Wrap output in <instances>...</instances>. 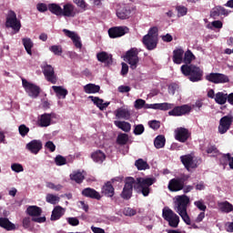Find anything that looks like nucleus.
I'll return each instance as SVG.
<instances>
[{
  "label": "nucleus",
  "mask_w": 233,
  "mask_h": 233,
  "mask_svg": "<svg viewBox=\"0 0 233 233\" xmlns=\"http://www.w3.org/2000/svg\"><path fill=\"white\" fill-rule=\"evenodd\" d=\"M154 183H156V178L154 177H137V179H135L132 177H127L120 198L128 201V199L132 198L134 190H136L137 194H142L144 198H148L150 195V187H152Z\"/></svg>",
  "instance_id": "1"
},
{
  "label": "nucleus",
  "mask_w": 233,
  "mask_h": 233,
  "mask_svg": "<svg viewBox=\"0 0 233 233\" xmlns=\"http://www.w3.org/2000/svg\"><path fill=\"white\" fill-rule=\"evenodd\" d=\"M183 76L187 77L191 83H198L203 81V69L196 65H183L180 67Z\"/></svg>",
  "instance_id": "2"
},
{
  "label": "nucleus",
  "mask_w": 233,
  "mask_h": 233,
  "mask_svg": "<svg viewBox=\"0 0 233 233\" xmlns=\"http://www.w3.org/2000/svg\"><path fill=\"white\" fill-rule=\"evenodd\" d=\"M21 26V20L17 18V14L9 10L5 17V28H12L14 34H19Z\"/></svg>",
  "instance_id": "3"
},
{
  "label": "nucleus",
  "mask_w": 233,
  "mask_h": 233,
  "mask_svg": "<svg viewBox=\"0 0 233 233\" xmlns=\"http://www.w3.org/2000/svg\"><path fill=\"white\" fill-rule=\"evenodd\" d=\"M162 218L167 221L169 227H172L173 228H177L179 226V216L168 208L163 209Z\"/></svg>",
  "instance_id": "4"
},
{
  "label": "nucleus",
  "mask_w": 233,
  "mask_h": 233,
  "mask_svg": "<svg viewBox=\"0 0 233 233\" xmlns=\"http://www.w3.org/2000/svg\"><path fill=\"white\" fill-rule=\"evenodd\" d=\"M139 53L137 48H131L127 51L124 61H127L130 66L131 70H136L137 68V64L139 63V56H137Z\"/></svg>",
  "instance_id": "5"
},
{
  "label": "nucleus",
  "mask_w": 233,
  "mask_h": 233,
  "mask_svg": "<svg viewBox=\"0 0 233 233\" xmlns=\"http://www.w3.org/2000/svg\"><path fill=\"white\" fill-rule=\"evenodd\" d=\"M22 85L29 97H33V99L39 97V94H41V87L37 85L28 82L25 78L22 79Z\"/></svg>",
  "instance_id": "6"
},
{
  "label": "nucleus",
  "mask_w": 233,
  "mask_h": 233,
  "mask_svg": "<svg viewBox=\"0 0 233 233\" xmlns=\"http://www.w3.org/2000/svg\"><path fill=\"white\" fill-rule=\"evenodd\" d=\"M43 74L45 76V78L48 83H51L52 85H56L57 83V76L56 75V71L54 70V66L45 64L42 66Z\"/></svg>",
  "instance_id": "7"
},
{
  "label": "nucleus",
  "mask_w": 233,
  "mask_h": 233,
  "mask_svg": "<svg viewBox=\"0 0 233 233\" xmlns=\"http://www.w3.org/2000/svg\"><path fill=\"white\" fill-rule=\"evenodd\" d=\"M206 79L207 81H209V83H214L215 85L230 82V78H228L227 75L221 73H210L206 76Z\"/></svg>",
  "instance_id": "8"
},
{
  "label": "nucleus",
  "mask_w": 233,
  "mask_h": 233,
  "mask_svg": "<svg viewBox=\"0 0 233 233\" xmlns=\"http://www.w3.org/2000/svg\"><path fill=\"white\" fill-rule=\"evenodd\" d=\"M233 116L232 115H228L220 118L218 125V132L220 134H227L228 130H230V127H232Z\"/></svg>",
  "instance_id": "9"
},
{
  "label": "nucleus",
  "mask_w": 233,
  "mask_h": 233,
  "mask_svg": "<svg viewBox=\"0 0 233 233\" xmlns=\"http://www.w3.org/2000/svg\"><path fill=\"white\" fill-rule=\"evenodd\" d=\"M190 203V198L187 195L177 196L175 201L177 212H185L188 208V204Z\"/></svg>",
  "instance_id": "10"
},
{
  "label": "nucleus",
  "mask_w": 233,
  "mask_h": 233,
  "mask_svg": "<svg viewBox=\"0 0 233 233\" xmlns=\"http://www.w3.org/2000/svg\"><path fill=\"white\" fill-rule=\"evenodd\" d=\"M129 31L130 29L127 26H114L108 29V35L111 39H117L128 34Z\"/></svg>",
  "instance_id": "11"
},
{
  "label": "nucleus",
  "mask_w": 233,
  "mask_h": 233,
  "mask_svg": "<svg viewBox=\"0 0 233 233\" xmlns=\"http://www.w3.org/2000/svg\"><path fill=\"white\" fill-rule=\"evenodd\" d=\"M167 188L170 190V192H179V190H183V188H185V178H172L169 180Z\"/></svg>",
  "instance_id": "12"
},
{
  "label": "nucleus",
  "mask_w": 233,
  "mask_h": 233,
  "mask_svg": "<svg viewBox=\"0 0 233 233\" xmlns=\"http://www.w3.org/2000/svg\"><path fill=\"white\" fill-rule=\"evenodd\" d=\"M190 110H192V107L188 105L177 106L168 112V116H187V114H190Z\"/></svg>",
  "instance_id": "13"
},
{
  "label": "nucleus",
  "mask_w": 233,
  "mask_h": 233,
  "mask_svg": "<svg viewBox=\"0 0 233 233\" xmlns=\"http://www.w3.org/2000/svg\"><path fill=\"white\" fill-rule=\"evenodd\" d=\"M175 133V139H177V141H179V143H187V141H188V138L190 137V132H188V129L185 127L177 128Z\"/></svg>",
  "instance_id": "14"
},
{
  "label": "nucleus",
  "mask_w": 233,
  "mask_h": 233,
  "mask_svg": "<svg viewBox=\"0 0 233 233\" xmlns=\"http://www.w3.org/2000/svg\"><path fill=\"white\" fill-rule=\"evenodd\" d=\"M63 33L65 34V35L66 37H69V39H71V41H73V43L76 48H82L83 44L81 43V37H79V35H77L76 32L70 31L68 29H63Z\"/></svg>",
  "instance_id": "15"
},
{
  "label": "nucleus",
  "mask_w": 233,
  "mask_h": 233,
  "mask_svg": "<svg viewBox=\"0 0 233 233\" xmlns=\"http://www.w3.org/2000/svg\"><path fill=\"white\" fill-rule=\"evenodd\" d=\"M180 161L187 170H190V168H198V164H196L194 157L190 154L181 156Z\"/></svg>",
  "instance_id": "16"
},
{
  "label": "nucleus",
  "mask_w": 233,
  "mask_h": 233,
  "mask_svg": "<svg viewBox=\"0 0 233 233\" xmlns=\"http://www.w3.org/2000/svg\"><path fill=\"white\" fill-rule=\"evenodd\" d=\"M157 37L150 35H144L142 38L143 45L146 46L147 50H156L157 48Z\"/></svg>",
  "instance_id": "17"
},
{
  "label": "nucleus",
  "mask_w": 233,
  "mask_h": 233,
  "mask_svg": "<svg viewBox=\"0 0 233 233\" xmlns=\"http://www.w3.org/2000/svg\"><path fill=\"white\" fill-rule=\"evenodd\" d=\"M25 148L31 152V154L37 155L39 151L43 148V142L41 140H32L26 144Z\"/></svg>",
  "instance_id": "18"
},
{
  "label": "nucleus",
  "mask_w": 233,
  "mask_h": 233,
  "mask_svg": "<svg viewBox=\"0 0 233 233\" xmlns=\"http://www.w3.org/2000/svg\"><path fill=\"white\" fill-rule=\"evenodd\" d=\"M130 14H132V10L130 9V6L128 5H121L117 10H116V16L118 19H128L130 17Z\"/></svg>",
  "instance_id": "19"
},
{
  "label": "nucleus",
  "mask_w": 233,
  "mask_h": 233,
  "mask_svg": "<svg viewBox=\"0 0 233 233\" xmlns=\"http://www.w3.org/2000/svg\"><path fill=\"white\" fill-rule=\"evenodd\" d=\"M77 12L76 11V6L72 4H66L62 9L63 17H74L76 15Z\"/></svg>",
  "instance_id": "20"
},
{
  "label": "nucleus",
  "mask_w": 233,
  "mask_h": 233,
  "mask_svg": "<svg viewBox=\"0 0 233 233\" xmlns=\"http://www.w3.org/2000/svg\"><path fill=\"white\" fill-rule=\"evenodd\" d=\"M82 196H84V198H90V199H97V201L101 199V194H99V192L91 187L84 188L82 190Z\"/></svg>",
  "instance_id": "21"
},
{
  "label": "nucleus",
  "mask_w": 233,
  "mask_h": 233,
  "mask_svg": "<svg viewBox=\"0 0 233 233\" xmlns=\"http://www.w3.org/2000/svg\"><path fill=\"white\" fill-rule=\"evenodd\" d=\"M102 194L106 196V198H114L116 194V189L114 186H112V182L107 181L102 187Z\"/></svg>",
  "instance_id": "22"
},
{
  "label": "nucleus",
  "mask_w": 233,
  "mask_h": 233,
  "mask_svg": "<svg viewBox=\"0 0 233 233\" xmlns=\"http://www.w3.org/2000/svg\"><path fill=\"white\" fill-rule=\"evenodd\" d=\"M52 123V114L45 113L40 116V118L38 119V125L42 127H50V124Z\"/></svg>",
  "instance_id": "23"
},
{
  "label": "nucleus",
  "mask_w": 233,
  "mask_h": 233,
  "mask_svg": "<svg viewBox=\"0 0 233 233\" xmlns=\"http://www.w3.org/2000/svg\"><path fill=\"white\" fill-rule=\"evenodd\" d=\"M115 116L117 117V119H125L126 121H128L131 114L128 109L120 107L115 111Z\"/></svg>",
  "instance_id": "24"
},
{
  "label": "nucleus",
  "mask_w": 233,
  "mask_h": 233,
  "mask_svg": "<svg viewBox=\"0 0 233 233\" xmlns=\"http://www.w3.org/2000/svg\"><path fill=\"white\" fill-rule=\"evenodd\" d=\"M96 58L100 63H106V65H112V55H108L106 52H100L96 55Z\"/></svg>",
  "instance_id": "25"
},
{
  "label": "nucleus",
  "mask_w": 233,
  "mask_h": 233,
  "mask_svg": "<svg viewBox=\"0 0 233 233\" xmlns=\"http://www.w3.org/2000/svg\"><path fill=\"white\" fill-rule=\"evenodd\" d=\"M185 55V51L181 48L175 49L173 51V63L175 65H181L183 63V56Z\"/></svg>",
  "instance_id": "26"
},
{
  "label": "nucleus",
  "mask_w": 233,
  "mask_h": 233,
  "mask_svg": "<svg viewBox=\"0 0 233 233\" xmlns=\"http://www.w3.org/2000/svg\"><path fill=\"white\" fill-rule=\"evenodd\" d=\"M26 213L28 216H31L32 218H39L41 214H43V209L37 206H29L26 208Z\"/></svg>",
  "instance_id": "27"
},
{
  "label": "nucleus",
  "mask_w": 233,
  "mask_h": 233,
  "mask_svg": "<svg viewBox=\"0 0 233 233\" xmlns=\"http://www.w3.org/2000/svg\"><path fill=\"white\" fill-rule=\"evenodd\" d=\"M0 227L5 230H15V224L12 223L10 219L6 218H0Z\"/></svg>",
  "instance_id": "28"
},
{
  "label": "nucleus",
  "mask_w": 233,
  "mask_h": 233,
  "mask_svg": "<svg viewBox=\"0 0 233 233\" xmlns=\"http://www.w3.org/2000/svg\"><path fill=\"white\" fill-rule=\"evenodd\" d=\"M64 215L65 212L63 211L61 206H56L52 211L51 221H57V219H61Z\"/></svg>",
  "instance_id": "29"
},
{
  "label": "nucleus",
  "mask_w": 233,
  "mask_h": 233,
  "mask_svg": "<svg viewBox=\"0 0 233 233\" xmlns=\"http://www.w3.org/2000/svg\"><path fill=\"white\" fill-rule=\"evenodd\" d=\"M91 157L95 163H103L106 159V156L101 150H96L91 154Z\"/></svg>",
  "instance_id": "30"
},
{
  "label": "nucleus",
  "mask_w": 233,
  "mask_h": 233,
  "mask_svg": "<svg viewBox=\"0 0 233 233\" xmlns=\"http://www.w3.org/2000/svg\"><path fill=\"white\" fill-rule=\"evenodd\" d=\"M52 89L56 94L57 97H62V99H65L66 96H68V90L61 86H53Z\"/></svg>",
  "instance_id": "31"
},
{
  "label": "nucleus",
  "mask_w": 233,
  "mask_h": 233,
  "mask_svg": "<svg viewBox=\"0 0 233 233\" xmlns=\"http://www.w3.org/2000/svg\"><path fill=\"white\" fill-rule=\"evenodd\" d=\"M101 90V86L96 84H87L84 86L86 94H97Z\"/></svg>",
  "instance_id": "32"
},
{
  "label": "nucleus",
  "mask_w": 233,
  "mask_h": 233,
  "mask_svg": "<svg viewBox=\"0 0 233 233\" xmlns=\"http://www.w3.org/2000/svg\"><path fill=\"white\" fill-rule=\"evenodd\" d=\"M70 179L72 181H76L78 185H81V183H83V181H85V175H83V173H81V171H74L70 175Z\"/></svg>",
  "instance_id": "33"
},
{
  "label": "nucleus",
  "mask_w": 233,
  "mask_h": 233,
  "mask_svg": "<svg viewBox=\"0 0 233 233\" xmlns=\"http://www.w3.org/2000/svg\"><path fill=\"white\" fill-rule=\"evenodd\" d=\"M115 125L116 127H117V128L123 130V132H130V130L132 129V125L126 121H115Z\"/></svg>",
  "instance_id": "34"
},
{
  "label": "nucleus",
  "mask_w": 233,
  "mask_h": 233,
  "mask_svg": "<svg viewBox=\"0 0 233 233\" xmlns=\"http://www.w3.org/2000/svg\"><path fill=\"white\" fill-rule=\"evenodd\" d=\"M22 43L28 56H32V48H34V42L32 41V39L23 38Z\"/></svg>",
  "instance_id": "35"
},
{
  "label": "nucleus",
  "mask_w": 233,
  "mask_h": 233,
  "mask_svg": "<svg viewBox=\"0 0 233 233\" xmlns=\"http://www.w3.org/2000/svg\"><path fill=\"white\" fill-rule=\"evenodd\" d=\"M228 99V94H225L223 92H218L215 95V102L218 105H225L227 103Z\"/></svg>",
  "instance_id": "36"
},
{
  "label": "nucleus",
  "mask_w": 233,
  "mask_h": 233,
  "mask_svg": "<svg viewBox=\"0 0 233 233\" xmlns=\"http://www.w3.org/2000/svg\"><path fill=\"white\" fill-rule=\"evenodd\" d=\"M48 10L49 12H51V14H54L55 15H62L63 8L60 7L57 4H49Z\"/></svg>",
  "instance_id": "37"
},
{
  "label": "nucleus",
  "mask_w": 233,
  "mask_h": 233,
  "mask_svg": "<svg viewBox=\"0 0 233 233\" xmlns=\"http://www.w3.org/2000/svg\"><path fill=\"white\" fill-rule=\"evenodd\" d=\"M194 59H196V56H194L192 51L187 49V51L184 54L183 63H185V65H192L191 63L194 61Z\"/></svg>",
  "instance_id": "38"
},
{
  "label": "nucleus",
  "mask_w": 233,
  "mask_h": 233,
  "mask_svg": "<svg viewBox=\"0 0 233 233\" xmlns=\"http://www.w3.org/2000/svg\"><path fill=\"white\" fill-rule=\"evenodd\" d=\"M165 143H167V139L163 135L157 136L154 140V146L157 148H163L165 147Z\"/></svg>",
  "instance_id": "39"
},
{
  "label": "nucleus",
  "mask_w": 233,
  "mask_h": 233,
  "mask_svg": "<svg viewBox=\"0 0 233 233\" xmlns=\"http://www.w3.org/2000/svg\"><path fill=\"white\" fill-rule=\"evenodd\" d=\"M135 167H137V170H148L150 168L148 163L142 158L136 160Z\"/></svg>",
  "instance_id": "40"
},
{
  "label": "nucleus",
  "mask_w": 233,
  "mask_h": 233,
  "mask_svg": "<svg viewBox=\"0 0 233 233\" xmlns=\"http://www.w3.org/2000/svg\"><path fill=\"white\" fill-rule=\"evenodd\" d=\"M219 207H220V210L222 212H226V214L233 212V206L228 201L221 202L219 204Z\"/></svg>",
  "instance_id": "41"
},
{
  "label": "nucleus",
  "mask_w": 233,
  "mask_h": 233,
  "mask_svg": "<svg viewBox=\"0 0 233 233\" xmlns=\"http://www.w3.org/2000/svg\"><path fill=\"white\" fill-rule=\"evenodd\" d=\"M60 198L54 194H47L46 197V203H50L51 205H57V202L60 201Z\"/></svg>",
  "instance_id": "42"
},
{
  "label": "nucleus",
  "mask_w": 233,
  "mask_h": 233,
  "mask_svg": "<svg viewBox=\"0 0 233 233\" xmlns=\"http://www.w3.org/2000/svg\"><path fill=\"white\" fill-rule=\"evenodd\" d=\"M231 157H232V155H230V153L223 154L219 159L220 165H222L223 167H227V165H228L230 167Z\"/></svg>",
  "instance_id": "43"
},
{
  "label": "nucleus",
  "mask_w": 233,
  "mask_h": 233,
  "mask_svg": "<svg viewBox=\"0 0 233 233\" xmlns=\"http://www.w3.org/2000/svg\"><path fill=\"white\" fill-rule=\"evenodd\" d=\"M117 145H127L128 143V135L120 133L116 137Z\"/></svg>",
  "instance_id": "44"
},
{
  "label": "nucleus",
  "mask_w": 233,
  "mask_h": 233,
  "mask_svg": "<svg viewBox=\"0 0 233 233\" xmlns=\"http://www.w3.org/2000/svg\"><path fill=\"white\" fill-rule=\"evenodd\" d=\"M195 207L198 208L201 212L207 211V205H205V200L199 199L194 202Z\"/></svg>",
  "instance_id": "45"
},
{
  "label": "nucleus",
  "mask_w": 233,
  "mask_h": 233,
  "mask_svg": "<svg viewBox=\"0 0 233 233\" xmlns=\"http://www.w3.org/2000/svg\"><path fill=\"white\" fill-rule=\"evenodd\" d=\"M176 10L177 12L178 17H183L184 15H187L188 12V8L185 7V5H177L176 7Z\"/></svg>",
  "instance_id": "46"
},
{
  "label": "nucleus",
  "mask_w": 233,
  "mask_h": 233,
  "mask_svg": "<svg viewBox=\"0 0 233 233\" xmlns=\"http://www.w3.org/2000/svg\"><path fill=\"white\" fill-rule=\"evenodd\" d=\"M172 109V104L168 103H160V104H156V110H170Z\"/></svg>",
  "instance_id": "47"
},
{
  "label": "nucleus",
  "mask_w": 233,
  "mask_h": 233,
  "mask_svg": "<svg viewBox=\"0 0 233 233\" xmlns=\"http://www.w3.org/2000/svg\"><path fill=\"white\" fill-rule=\"evenodd\" d=\"M178 215L183 219L184 223H186V225H192L190 221V217L188 216V213L187 212V210L178 212Z\"/></svg>",
  "instance_id": "48"
},
{
  "label": "nucleus",
  "mask_w": 233,
  "mask_h": 233,
  "mask_svg": "<svg viewBox=\"0 0 233 233\" xmlns=\"http://www.w3.org/2000/svg\"><path fill=\"white\" fill-rule=\"evenodd\" d=\"M18 132L22 137H25V136L28 135V132H30V128L26 127V125L22 124L18 127Z\"/></svg>",
  "instance_id": "49"
},
{
  "label": "nucleus",
  "mask_w": 233,
  "mask_h": 233,
  "mask_svg": "<svg viewBox=\"0 0 233 233\" xmlns=\"http://www.w3.org/2000/svg\"><path fill=\"white\" fill-rule=\"evenodd\" d=\"M55 163L57 167H63V165H66V158L61 155H57L55 157Z\"/></svg>",
  "instance_id": "50"
},
{
  "label": "nucleus",
  "mask_w": 233,
  "mask_h": 233,
  "mask_svg": "<svg viewBox=\"0 0 233 233\" xmlns=\"http://www.w3.org/2000/svg\"><path fill=\"white\" fill-rule=\"evenodd\" d=\"M206 152H207V154H212V156L216 157L219 154V149H218V147L216 146L209 145L207 147Z\"/></svg>",
  "instance_id": "51"
},
{
  "label": "nucleus",
  "mask_w": 233,
  "mask_h": 233,
  "mask_svg": "<svg viewBox=\"0 0 233 233\" xmlns=\"http://www.w3.org/2000/svg\"><path fill=\"white\" fill-rule=\"evenodd\" d=\"M145 132V126L143 124H138L135 126L133 133L135 136H141Z\"/></svg>",
  "instance_id": "52"
},
{
  "label": "nucleus",
  "mask_w": 233,
  "mask_h": 233,
  "mask_svg": "<svg viewBox=\"0 0 233 233\" xmlns=\"http://www.w3.org/2000/svg\"><path fill=\"white\" fill-rule=\"evenodd\" d=\"M89 98L91 99V101H93L94 105H96L99 108V110H101V106L103 103H105V100L97 96H89Z\"/></svg>",
  "instance_id": "53"
},
{
  "label": "nucleus",
  "mask_w": 233,
  "mask_h": 233,
  "mask_svg": "<svg viewBox=\"0 0 233 233\" xmlns=\"http://www.w3.org/2000/svg\"><path fill=\"white\" fill-rule=\"evenodd\" d=\"M49 50L50 52H53L55 56H61V54H63V48L61 46H52Z\"/></svg>",
  "instance_id": "54"
},
{
  "label": "nucleus",
  "mask_w": 233,
  "mask_h": 233,
  "mask_svg": "<svg viewBox=\"0 0 233 233\" xmlns=\"http://www.w3.org/2000/svg\"><path fill=\"white\" fill-rule=\"evenodd\" d=\"M11 169L13 170V172H16L17 174H19V172H24L25 168L23 167V165L19 164V163H14L11 165Z\"/></svg>",
  "instance_id": "55"
},
{
  "label": "nucleus",
  "mask_w": 233,
  "mask_h": 233,
  "mask_svg": "<svg viewBox=\"0 0 233 233\" xmlns=\"http://www.w3.org/2000/svg\"><path fill=\"white\" fill-rule=\"evenodd\" d=\"M148 126L153 130H159V128L161 127V122L157 120H151L148 122Z\"/></svg>",
  "instance_id": "56"
},
{
  "label": "nucleus",
  "mask_w": 233,
  "mask_h": 233,
  "mask_svg": "<svg viewBox=\"0 0 233 233\" xmlns=\"http://www.w3.org/2000/svg\"><path fill=\"white\" fill-rule=\"evenodd\" d=\"M47 188H51V190H56V192H59L63 188V186L61 184L56 185L52 182L46 183Z\"/></svg>",
  "instance_id": "57"
},
{
  "label": "nucleus",
  "mask_w": 233,
  "mask_h": 233,
  "mask_svg": "<svg viewBox=\"0 0 233 233\" xmlns=\"http://www.w3.org/2000/svg\"><path fill=\"white\" fill-rule=\"evenodd\" d=\"M147 101L141 99V98H138L135 101V104H134V106L137 110H141V108H145V103Z\"/></svg>",
  "instance_id": "58"
},
{
  "label": "nucleus",
  "mask_w": 233,
  "mask_h": 233,
  "mask_svg": "<svg viewBox=\"0 0 233 233\" xmlns=\"http://www.w3.org/2000/svg\"><path fill=\"white\" fill-rule=\"evenodd\" d=\"M73 3L76 5L79 8H82V10H86V2L85 0H73Z\"/></svg>",
  "instance_id": "59"
},
{
  "label": "nucleus",
  "mask_w": 233,
  "mask_h": 233,
  "mask_svg": "<svg viewBox=\"0 0 233 233\" xmlns=\"http://www.w3.org/2000/svg\"><path fill=\"white\" fill-rule=\"evenodd\" d=\"M36 10L41 13H45L48 11V5L45 3H39L36 5Z\"/></svg>",
  "instance_id": "60"
},
{
  "label": "nucleus",
  "mask_w": 233,
  "mask_h": 233,
  "mask_svg": "<svg viewBox=\"0 0 233 233\" xmlns=\"http://www.w3.org/2000/svg\"><path fill=\"white\" fill-rule=\"evenodd\" d=\"M179 88V86L176 83H172L168 86V94H171V96H174L176 94V90Z\"/></svg>",
  "instance_id": "61"
},
{
  "label": "nucleus",
  "mask_w": 233,
  "mask_h": 233,
  "mask_svg": "<svg viewBox=\"0 0 233 233\" xmlns=\"http://www.w3.org/2000/svg\"><path fill=\"white\" fill-rule=\"evenodd\" d=\"M159 30L157 29V27L154 26V27H151L149 30H148V33L146 35H149V37H157V32Z\"/></svg>",
  "instance_id": "62"
},
{
  "label": "nucleus",
  "mask_w": 233,
  "mask_h": 233,
  "mask_svg": "<svg viewBox=\"0 0 233 233\" xmlns=\"http://www.w3.org/2000/svg\"><path fill=\"white\" fill-rule=\"evenodd\" d=\"M67 223L71 225V227H77V225H79V219L77 218L71 217L67 218Z\"/></svg>",
  "instance_id": "63"
},
{
  "label": "nucleus",
  "mask_w": 233,
  "mask_h": 233,
  "mask_svg": "<svg viewBox=\"0 0 233 233\" xmlns=\"http://www.w3.org/2000/svg\"><path fill=\"white\" fill-rule=\"evenodd\" d=\"M136 214H137L136 209H133L132 208H127L124 210L125 216L132 217V216H136Z\"/></svg>",
  "instance_id": "64"
}]
</instances>
